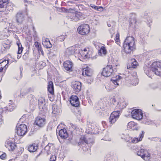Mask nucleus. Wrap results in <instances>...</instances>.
Segmentation results:
<instances>
[{"label":"nucleus","instance_id":"1","mask_svg":"<svg viewBox=\"0 0 161 161\" xmlns=\"http://www.w3.org/2000/svg\"><path fill=\"white\" fill-rule=\"evenodd\" d=\"M119 63L116 60H113L110 64H108L104 67L102 72V75L106 77H109L117 71Z\"/></svg>","mask_w":161,"mask_h":161},{"label":"nucleus","instance_id":"2","mask_svg":"<svg viewBox=\"0 0 161 161\" xmlns=\"http://www.w3.org/2000/svg\"><path fill=\"white\" fill-rule=\"evenodd\" d=\"M123 47L125 52L127 53H130L135 48L134 38L132 36H128L125 39Z\"/></svg>","mask_w":161,"mask_h":161},{"label":"nucleus","instance_id":"3","mask_svg":"<svg viewBox=\"0 0 161 161\" xmlns=\"http://www.w3.org/2000/svg\"><path fill=\"white\" fill-rule=\"evenodd\" d=\"M150 69L156 75L161 76V62H153L151 65Z\"/></svg>","mask_w":161,"mask_h":161},{"label":"nucleus","instance_id":"4","mask_svg":"<svg viewBox=\"0 0 161 161\" xmlns=\"http://www.w3.org/2000/svg\"><path fill=\"white\" fill-rule=\"evenodd\" d=\"M77 31L79 34L81 35H87L90 32V28L87 24H81L78 27Z\"/></svg>","mask_w":161,"mask_h":161},{"label":"nucleus","instance_id":"5","mask_svg":"<svg viewBox=\"0 0 161 161\" xmlns=\"http://www.w3.org/2000/svg\"><path fill=\"white\" fill-rule=\"evenodd\" d=\"M16 132L19 136H22L25 135L28 131L27 126L24 124L18 125L16 127Z\"/></svg>","mask_w":161,"mask_h":161},{"label":"nucleus","instance_id":"6","mask_svg":"<svg viewBox=\"0 0 161 161\" xmlns=\"http://www.w3.org/2000/svg\"><path fill=\"white\" fill-rule=\"evenodd\" d=\"M144 132L142 131L141 133L139 134V137L134 138H130L129 136L127 135L125 140L126 142L130 143H136L142 140L144 136Z\"/></svg>","mask_w":161,"mask_h":161},{"label":"nucleus","instance_id":"7","mask_svg":"<svg viewBox=\"0 0 161 161\" xmlns=\"http://www.w3.org/2000/svg\"><path fill=\"white\" fill-rule=\"evenodd\" d=\"M131 116L133 119L137 120H140L142 118V112L140 109H134L132 110L131 112Z\"/></svg>","mask_w":161,"mask_h":161},{"label":"nucleus","instance_id":"8","mask_svg":"<svg viewBox=\"0 0 161 161\" xmlns=\"http://www.w3.org/2000/svg\"><path fill=\"white\" fill-rule=\"evenodd\" d=\"M120 114V111H114L112 112L109 117V123L111 125L114 124L119 118Z\"/></svg>","mask_w":161,"mask_h":161},{"label":"nucleus","instance_id":"9","mask_svg":"<svg viewBox=\"0 0 161 161\" xmlns=\"http://www.w3.org/2000/svg\"><path fill=\"white\" fill-rule=\"evenodd\" d=\"M81 56L85 58H89L92 55V50L89 47H86L82 49L80 51Z\"/></svg>","mask_w":161,"mask_h":161},{"label":"nucleus","instance_id":"10","mask_svg":"<svg viewBox=\"0 0 161 161\" xmlns=\"http://www.w3.org/2000/svg\"><path fill=\"white\" fill-rule=\"evenodd\" d=\"M5 146L9 151H13L14 150L16 147V145L13 139H9L5 142Z\"/></svg>","mask_w":161,"mask_h":161},{"label":"nucleus","instance_id":"11","mask_svg":"<svg viewBox=\"0 0 161 161\" xmlns=\"http://www.w3.org/2000/svg\"><path fill=\"white\" fill-rule=\"evenodd\" d=\"M69 102L72 106L78 107L80 106V103L79 99L76 95L71 96L69 98Z\"/></svg>","mask_w":161,"mask_h":161},{"label":"nucleus","instance_id":"12","mask_svg":"<svg viewBox=\"0 0 161 161\" xmlns=\"http://www.w3.org/2000/svg\"><path fill=\"white\" fill-rule=\"evenodd\" d=\"M73 62L69 60H66L63 63L64 69L68 71H72L73 69Z\"/></svg>","mask_w":161,"mask_h":161},{"label":"nucleus","instance_id":"13","mask_svg":"<svg viewBox=\"0 0 161 161\" xmlns=\"http://www.w3.org/2000/svg\"><path fill=\"white\" fill-rule=\"evenodd\" d=\"M46 119L44 118L38 116L36 118L34 123L40 127L43 126L46 124Z\"/></svg>","mask_w":161,"mask_h":161},{"label":"nucleus","instance_id":"14","mask_svg":"<svg viewBox=\"0 0 161 161\" xmlns=\"http://www.w3.org/2000/svg\"><path fill=\"white\" fill-rule=\"evenodd\" d=\"M81 86V82L78 81H75L73 82L72 87L75 92H79L80 91Z\"/></svg>","mask_w":161,"mask_h":161},{"label":"nucleus","instance_id":"15","mask_svg":"<svg viewBox=\"0 0 161 161\" xmlns=\"http://www.w3.org/2000/svg\"><path fill=\"white\" fill-rule=\"evenodd\" d=\"M126 105V102L125 99L123 98H119L118 102L117 107L120 109H121L125 108Z\"/></svg>","mask_w":161,"mask_h":161},{"label":"nucleus","instance_id":"16","mask_svg":"<svg viewBox=\"0 0 161 161\" xmlns=\"http://www.w3.org/2000/svg\"><path fill=\"white\" fill-rule=\"evenodd\" d=\"M82 75L83 76H91L92 75V72L88 67L84 68L82 69Z\"/></svg>","mask_w":161,"mask_h":161},{"label":"nucleus","instance_id":"17","mask_svg":"<svg viewBox=\"0 0 161 161\" xmlns=\"http://www.w3.org/2000/svg\"><path fill=\"white\" fill-rule=\"evenodd\" d=\"M59 135L61 138L63 139H66L69 136L68 133L65 129L60 130L59 132Z\"/></svg>","mask_w":161,"mask_h":161},{"label":"nucleus","instance_id":"18","mask_svg":"<svg viewBox=\"0 0 161 161\" xmlns=\"http://www.w3.org/2000/svg\"><path fill=\"white\" fill-rule=\"evenodd\" d=\"M122 77L119 75H117L115 77H113L111 79V81L116 87L119 85V82Z\"/></svg>","mask_w":161,"mask_h":161},{"label":"nucleus","instance_id":"19","mask_svg":"<svg viewBox=\"0 0 161 161\" xmlns=\"http://www.w3.org/2000/svg\"><path fill=\"white\" fill-rule=\"evenodd\" d=\"M38 147L37 144L35 143H32L28 146V150L30 152H34L36 151Z\"/></svg>","mask_w":161,"mask_h":161},{"label":"nucleus","instance_id":"20","mask_svg":"<svg viewBox=\"0 0 161 161\" xmlns=\"http://www.w3.org/2000/svg\"><path fill=\"white\" fill-rule=\"evenodd\" d=\"M8 3V0H0V12H2V8H5Z\"/></svg>","mask_w":161,"mask_h":161},{"label":"nucleus","instance_id":"21","mask_svg":"<svg viewBox=\"0 0 161 161\" xmlns=\"http://www.w3.org/2000/svg\"><path fill=\"white\" fill-rule=\"evenodd\" d=\"M42 44L44 47L46 48H50L52 47V44L48 39H44L42 41Z\"/></svg>","mask_w":161,"mask_h":161},{"label":"nucleus","instance_id":"22","mask_svg":"<svg viewBox=\"0 0 161 161\" xmlns=\"http://www.w3.org/2000/svg\"><path fill=\"white\" fill-rule=\"evenodd\" d=\"M71 18L74 21H76L79 20L81 16L80 14L78 13H74L72 14L71 16H70Z\"/></svg>","mask_w":161,"mask_h":161},{"label":"nucleus","instance_id":"23","mask_svg":"<svg viewBox=\"0 0 161 161\" xmlns=\"http://www.w3.org/2000/svg\"><path fill=\"white\" fill-rule=\"evenodd\" d=\"M47 90L49 93H53L54 92L53 84L52 81H50L48 83Z\"/></svg>","mask_w":161,"mask_h":161},{"label":"nucleus","instance_id":"24","mask_svg":"<svg viewBox=\"0 0 161 161\" xmlns=\"http://www.w3.org/2000/svg\"><path fill=\"white\" fill-rule=\"evenodd\" d=\"M127 127L133 130H137V124L133 121H130L128 123Z\"/></svg>","mask_w":161,"mask_h":161},{"label":"nucleus","instance_id":"25","mask_svg":"<svg viewBox=\"0 0 161 161\" xmlns=\"http://www.w3.org/2000/svg\"><path fill=\"white\" fill-rule=\"evenodd\" d=\"M8 63V60H4L0 62V66L2 67V69L3 70H5L8 67L7 65Z\"/></svg>","mask_w":161,"mask_h":161},{"label":"nucleus","instance_id":"26","mask_svg":"<svg viewBox=\"0 0 161 161\" xmlns=\"http://www.w3.org/2000/svg\"><path fill=\"white\" fill-rule=\"evenodd\" d=\"M78 45H75L69 47L68 49V51L71 53H74L78 49Z\"/></svg>","mask_w":161,"mask_h":161},{"label":"nucleus","instance_id":"27","mask_svg":"<svg viewBox=\"0 0 161 161\" xmlns=\"http://www.w3.org/2000/svg\"><path fill=\"white\" fill-rule=\"evenodd\" d=\"M107 53V50L104 46L102 47L98 52L100 56L105 55Z\"/></svg>","mask_w":161,"mask_h":161},{"label":"nucleus","instance_id":"28","mask_svg":"<svg viewBox=\"0 0 161 161\" xmlns=\"http://www.w3.org/2000/svg\"><path fill=\"white\" fill-rule=\"evenodd\" d=\"M34 45L36 48H37L39 52H41L42 54H44V53L42 49L40 44L37 42H35Z\"/></svg>","mask_w":161,"mask_h":161},{"label":"nucleus","instance_id":"29","mask_svg":"<svg viewBox=\"0 0 161 161\" xmlns=\"http://www.w3.org/2000/svg\"><path fill=\"white\" fill-rule=\"evenodd\" d=\"M17 44L18 46V50L17 53L18 54H21L22 52L23 48V47L21 43L19 42H17Z\"/></svg>","mask_w":161,"mask_h":161},{"label":"nucleus","instance_id":"30","mask_svg":"<svg viewBox=\"0 0 161 161\" xmlns=\"http://www.w3.org/2000/svg\"><path fill=\"white\" fill-rule=\"evenodd\" d=\"M118 98L117 96L112 97L110 99V103L113 104H115L117 103V100Z\"/></svg>","mask_w":161,"mask_h":161},{"label":"nucleus","instance_id":"31","mask_svg":"<svg viewBox=\"0 0 161 161\" xmlns=\"http://www.w3.org/2000/svg\"><path fill=\"white\" fill-rule=\"evenodd\" d=\"M150 154L148 153L147 151H145V153H144L143 156L142 157L144 160L147 161L148 160L150 159Z\"/></svg>","mask_w":161,"mask_h":161},{"label":"nucleus","instance_id":"32","mask_svg":"<svg viewBox=\"0 0 161 161\" xmlns=\"http://www.w3.org/2000/svg\"><path fill=\"white\" fill-rule=\"evenodd\" d=\"M116 87V86L113 85L110 83H107L105 86L106 88L109 91L114 89Z\"/></svg>","mask_w":161,"mask_h":161},{"label":"nucleus","instance_id":"33","mask_svg":"<svg viewBox=\"0 0 161 161\" xmlns=\"http://www.w3.org/2000/svg\"><path fill=\"white\" fill-rule=\"evenodd\" d=\"M95 126L92 125L91 124H89L88 125V128H87L86 131L88 133H93V129L94 128Z\"/></svg>","mask_w":161,"mask_h":161},{"label":"nucleus","instance_id":"34","mask_svg":"<svg viewBox=\"0 0 161 161\" xmlns=\"http://www.w3.org/2000/svg\"><path fill=\"white\" fill-rule=\"evenodd\" d=\"M10 44L8 42L6 41L3 43L2 48H4V49H8L10 47Z\"/></svg>","mask_w":161,"mask_h":161},{"label":"nucleus","instance_id":"35","mask_svg":"<svg viewBox=\"0 0 161 161\" xmlns=\"http://www.w3.org/2000/svg\"><path fill=\"white\" fill-rule=\"evenodd\" d=\"M132 62L131 63V67L133 68H136L138 65V63L135 59H132Z\"/></svg>","mask_w":161,"mask_h":161},{"label":"nucleus","instance_id":"36","mask_svg":"<svg viewBox=\"0 0 161 161\" xmlns=\"http://www.w3.org/2000/svg\"><path fill=\"white\" fill-rule=\"evenodd\" d=\"M48 96L49 98L50 101L53 102L54 101V92H53V93H49L48 94Z\"/></svg>","mask_w":161,"mask_h":161},{"label":"nucleus","instance_id":"37","mask_svg":"<svg viewBox=\"0 0 161 161\" xmlns=\"http://www.w3.org/2000/svg\"><path fill=\"white\" fill-rule=\"evenodd\" d=\"M143 121L145 124L150 125L151 124L152 122V121L150 120L148 118L146 117L143 118Z\"/></svg>","mask_w":161,"mask_h":161},{"label":"nucleus","instance_id":"38","mask_svg":"<svg viewBox=\"0 0 161 161\" xmlns=\"http://www.w3.org/2000/svg\"><path fill=\"white\" fill-rule=\"evenodd\" d=\"M143 121L145 124L150 125L151 124L152 122V121L150 120L148 118L146 117L143 118Z\"/></svg>","mask_w":161,"mask_h":161},{"label":"nucleus","instance_id":"39","mask_svg":"<svg viewBox=\"0 0 161 161\" xmlns=\"http://www.w3.org/2000/svg\"><path fill=\"white\" fill-rule=\"evenodd\" d=\"M146 151L143 149H141L137 152V154L138 155L141 156L142 157Z\"/></svg>","mask_w":161,"mask_h":161},{"label":"nucleus","instance_id":"40","mask_svg":"<svg viewBox=\"0 0 161 161\" xmlns=\"http://www.w3.org/2000/svg\"><path fill=\"white\" fill-rule=\"evenodd\" d=\"M45 101L44 99L42 97L40 98L38 100V104L40 106L42 105Z\"/></svg>","mask_w":161,"mask_h":161},{"label":"nucleus","instance_id":"41","mask_svg":"<svg viewBox=\"0 0 161 161\" xmlns=\"http://www.w3.org/2000/svg\"><path fill=\"white\" fill-rule=\"evenodd\" d=\"M116 42H120L119 39V33H117L116 34L115 38V39Z\"/></svg>","mask_w":161,"mask_h":161},{"label":"nucleus","instance_id":"42","mask_svg":"<svg viewBox=\"0 0 161 161\" xmlns=\"http://www.w3.org/2000/svg\"><path fill=\"white\" fill-rule=\"evenodd\" d=\"M65 38V36L62 35L58 37V40L60 41H62L64 40Z\"/></svg>","mask_w":161,"mask_h":161},{"label":"nucleus","instance_id":"43","mask_svg":"<svg viewBox=\"0 0 161 161\" xmlns=\"http://www.w3.org/2000/svg\"><path fill=\"white\" fill-rule=\"evenodd\" d=\"M1 153H0V154ZM6 157V154L5 153H3L1 154H0V158L2 159H4Z\"/></svg>","mask_w":161,"mask_h":161},{"label":"nucleus","instance_id":"44","mask_svg":"<svg viewBox=\"0 0 161 161\" xmlns=\"http://www.w3.org/2000/svg\"><path fill=\"white\" fill-rule=\"evenodd\" d=\"M56 158L55 155H52L50 158V161H56Z\"/></svg>","mask_w":161,"mask_h":161},{"label":"nucleus","instance_id":"45","mask_svg":"<svg viewBox=\"0 0 161 161\" xmlns=\"http://www.w3.org/2000/svg\"><path fill=\"white\" fill-rule=\"evenodd\" d=\"M103 8L102 6H97L96 10L102 12L103 11Z\"/></svg>","mask_w":161,"mask_h":161},{"label":"nucleus","instance_id":"46","mask_svg":"<svg viewBox=\"0 0 161 161\" xmlns=\"http://www.w3.org/2000/svg\"><path fill=\"white\" fill-rule=\"evenodd\" d=\"M131 84L132 85H136V84H137V80L136 79L133 80L131 82Z\"/></svg>","mask_w":161,"mask_h":161},{"label":"nucleus","instance_id":"47","mask_svg":"<svg viewBox=\"0 0 161 161\" xmlns=\"http://www.w3.org/2000/svg\"><path fill=\"white\" fill-rule=\"evenodd\" d=\"M3 69H2V67L0 66V79H1L3 76L2 72Z\"/></svg>","mask_w":161,"mask_h":161},{"label":"nucleus","instance_id":"48","mask_svg":"<svg viewBox=\"0 0 161 161\" xmlns=\"http://www.w3.org/2000/svg\"><path fill=\"white\" fill-rule=\"evenodd\" d=\"M90 6L92 8H93L95 10H97V6H96L92 4H91L90 5Z\"/></svg>","mask_w":161,"mask_h":161},{"label":"nucleus","instance_id":"49","mask_svg":"<svg viewBox=\"0 0 161 161\" xmlns=\"http://www.w3.org/2000/svg\"><path fill=\"white\" fill-rule=\"evenodd\" d=\"M2 116L1 115H0V127L1 125L3 123V120L2 119Z\"/></svg>","mask_w":161,"mask_h":161},{"label":"nucleus","instance_id":"50","mask_svg":"<svg viewBox=\"0 0 161 161\" xmlns=\"http://www.w3.org/2000/svg\"><path fill=\"white\" fill-rule=\"evenodd\" d=\"M102 124L104 128H106L107 126L106 122L105 121L102 122Z\"/></svg>","mask_w":161,"mask_h":161},{"label":"nucleus","instance_id":"51","mask_svg":"<svg viewBox=\"0 0 161 161\" xmlns=\"http://www.w3.org/2000/svg\"><path fill=\"white\" fill-rule=\"evenodd\" d=\"M103 5H106L108 2V0H103Z\"/></svg>","mask_w":161,"mask_h":161},{"label":"nucleus","instance_id":"52","mask_svg":"<svg viewBox=\"0 0 161 161\" xmlns=\"http://www.w3.org/2000/svg\"><path fill=\"white\" fill-rule=\"evenodd\" d=\"M101 0H97V2L96 3V4L97 5H99L101 3Z\"/></svg>","mask_w":161,"mask_h":161},{"label":"nucleus","instance_id":"53","mask_svg":"<svg viewBox=\"0 0 161 161\" xmlns=\"http://www.w3.org/2000/svg\"><path fill=\"white\" fill-rule=\"evenodd\" d=\"M9 161H15V160L14 159H12L9 160Z\"/></svg>","mask_w":161,"mask_h":161},{"label":"nucleus","instance_id":"54","mask_svg":"<svg viewBox=\"0 0 161 161\" xmlns=\"http://www.w3.org/2000/svg\"><path fill=\"white\" fill-rule=\"evenodd\" d=\"M17 22H20V21H19V19H17Z\"/></svg>","mask_w":161,"mask_h":161},{"label":"nucleus","instance_id":"55","mask_svg":"<svg viewBox=\"0 0 161 161\" xmlns=\"http://www.w3.org/2000/svg\"><path fill=\"white\" fill-rule=\"evenodd\" d=\"M127 68H128V69H129V68H130V67H129V68H128V66H127Z\"/></svg>","mask_w":161,"mask_h":161},{"label":"nucleus","instance_id":"56","mask_svg":"<svg viewBox=\"0 0 161 161\" xmlns=\"http://www.w3.org/2000/svg\"><path fill=\"white\" fill-rule=\"evenodd\" d=\"M40 155V153H39L38 155V156H39Z\"/></svg>","mask_w":161,"mask_h":161},{"label":"nucleus","instance_id":"57","mask_svg":"<svg viewBox=\"0 0 161 161\" xmlns=\"http://www.w3.org/2000/svg\"><path fill=\"white\" fill-rule=\"evenodd\" d=\"M135 23H136V21L135 20Z\"/></svg>","mask_w":161,"mask_h":161}]
</instances>
